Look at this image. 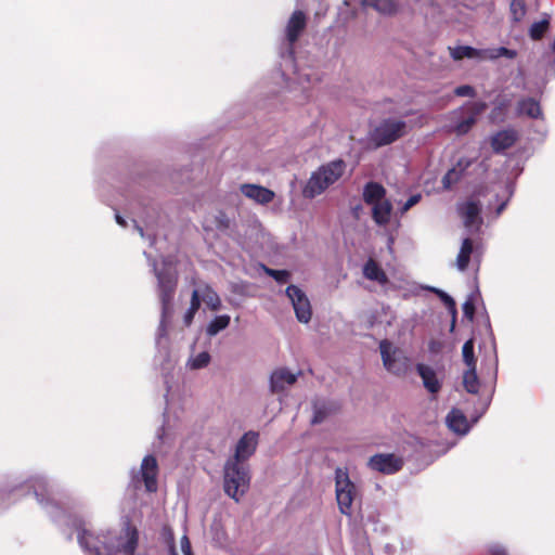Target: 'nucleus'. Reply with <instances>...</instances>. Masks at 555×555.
<instances>
[{
  "instance_id": "obj_1",
  "label": "nucleus",
  "mask_w": 555,
  "mask_h": 555,
  "mask_svg": "<svg viewBox=\"0 0 555 555\" xmlns=\"http://www.w3.org/2000/svg\"><path fill=\"white\" fill-rule=\"evenodd\" d=\"M78 542L89 555H134L139 544V531L128 521L115 543L111 533L94 534L82 529L78 534Z\"/></svg>"
},
{
  "instance_id": "obj_2",
  "label": "nucleus",
  "mask_w": 555,
  "mask_h": 555,
  "mask_svg": "<svg viewBox=\"0 0 555 555\" xmlns=\"http://www.w3.org/2000/svg\"><path fill=\"white\" fill-rule=\"evenodd\" d=\"M346 167V163L340 158L320 166L311 175L304 189L305 197L313 198L322 194L344 176Z\"/></svg>"
},
{
  "instance_id": "obj_3",
  "label": "nucleus",
  "mask_w": 555,
  "mask_h": 555,
  "mask_svg": "<svg viewBox=\"0 0 555 555\" xmlns=\"http://www.w3.org/2000/svg\"><path fill=\"white\" fill-rule=\"evenodd\" d=\"M250 478V470L247 464H224L223 489L235 502H240L249 490Z\"/></svg>"
},
{
  "instance_id": "obj_4",
  "label": "nucleus",
  "mask_w": 555,
  "mask_h": 555,
  "mask_svg": "<svg viewBox=\"0 0 555 555\" xmlns=\"http://www.w3.org/2000/svg\"><path fill=\"white\" fill-rule=\"evenodd\" d=\"M335 492L339 512L346 516H351L357 489L346 469L337 468L335 470Z\"/></svg>"
},
{
  "instance_id": "obj_5",
  "label": "nucleus",
  "mask_w": 555,
  "mask_h": 555,
  "mask_svg": "<svg viewBox=\"0 0 555 555\" xmlns=\"http://www.w3.org/2000/svg\"><path fill=\"white\" fill-rule=\"evenodd\" d=\"M406 122L397 119H384L371 132V141L376 147L393 143L406 134Z\"/></svg>"
},
{
  "instance_id": "obj_6",
  "label": "nucleus",
  "mask_w": 555,
  "mask_h": 555,
  "mask_svg": "<svg viewBox=\"0 0 555 555\" xmlns=\"http://www.w3.org/2000/svg\"><path fill=\"white\" fill-rule=\"evenodd\" d=\"M380 354L384 366L387 371L396 375H402L408 370V358L401 351L392 347V344L386 339L379 344Z\"/></svg>"
},
{
  "instance_id": "obj_7",
  "label": "nucleus",
  "mask_w": 555,
  "mask_h": 555,
  "mask_svg": "<svg viewBox=\"0 0 555 555\" xmlns=\"http://www.w3.org/2000/svg\"><path fill=\"white\" fill-rule=\"evenodd\" d=\"M404 461L393 453H377L367 461V467L384 475H393L402 469Z\"/></svg>"
},
{
  "instance_id": "obj_8",
  "label": "nucleus",
  "mask_w": 555,
  "mask_h": 555,
  "mask_svg": "<svg viewBox=\"0 0 555 555\" xmlns=\"http://www.w3.org/2000/svg\"><path fill=\"white\" fill-rule=\"evenodd\" d=\"M159 299L162 302V325L172 314V300L176 292L177 280L171 276L158 274Z\"/></svg>"
},
{
  "instance_id": "obj_9",
  "label": "nucleus",
  "mask_w": 555,
  "mask_h": 555,
  "mask_svg": "<svg viewBox=\"0 0 555 555\" xmlns=\"http://www.w3.org/2000/svg\"><path fill=\"white\" fill-rule=\"evenodd\" d=\"M258 433H245L236 443L234 455L225 463L246 464V461L256 452L258 444Z\"/></svg>"
},
{
  "instance_id": "obj_10",
  "label": "nucleus",
  "mask_w": 555,
  "mask_h": 555,
  "mask_svg": "<svg viewBox=\"0 0 555 555\" xmlns=\"http://www.w3.org/2000/svg\"><path fill=\"white\" fill-rule=\"evenodd\" d=\"M286 295L291 299L296 318L301 323H308L311 320V305L306 294L296 285H289L286 288Z\"/></svg>"
},
{
  "instance_id": "obj_11",
  "label": "nucleus",
  "mask_w": 555,
  "mask_h": 555,
  "mask_svg": "<svg viewBox=\"0 0 555 555\" xmlns=\"http://www.w3.org/2000/svg\"><path fill=\"white\" fill-rule=\"evenodd\" d=\"M141 479L144 482L147 492H156L158 489V463L154 455H146L143 457L140 468Z\"/></svg>"
},
{
  "instance_id": "obj_12",
  "label": "nucleus",
  "mask_w": 555,
  "mask_h": 555,
  "mask_svg": "<svg viewBox=\"0 0 555 555\" xmlns=\"http://www.w3.org/2000/svg\"><path fill=\"white\" fill-rule=\"evenodd\" d=\"M241 193L257 204L267 205L275 196L274 192L259 184L244 183L240 186Z\"/></svg>"
},
{
  "instance_id": "obj_13",
  "label": "nucleus",
  "mask_w": 555,
  "mask_h": 555,
  "mask_svg": "<svg viewBox=\"0 0 555 555\" xmlns=\"http://www.w3.org/2000/svg\"><path fill=\"white\" fill-rule=\"evenodd\" d=\"M457 212L463 219L464 225L466 228H470L477 222L481 223V205L478 201L469 199L459 204Z\"/></svg>"
},
{
  "instance_id": "obj_14",
  "label": "nucleus",
  "mask_w": 555,
  "mask_h": 555,
  "mask_svg": "<svg viewBox=\"0 0 555 555\" xmlns=\"http://www.w3.org/2000/svg\"><path fill=\"white\" fill-rule=\"evenodd\" d=\"M297 382V375L285 367L276 369L270 376V390L272 393H279L285 390L286 386H292Z\"/></svg>"
},
{
  "instance_id": "obj_15",
  "label": "nucleus",
  "mask_w": 555,
  "mask_h": 555,
  "mask_svg": "<svg viewBox=\"0 0 555 555\" xmlns=\"http://www.w3.org/2000/svg\"><path fill=\"white\" fill-rule=\"evenodd\" d=\"M416 372L421 376L423 385L428 392L436 395L440 391L442 384L431 366L418 363L416 365Z\"/></svg>"
},
{
  "instance_id": "obj_16",
  "label": "nucleus",
  "mask_w": 555,
  "mask_h": 555,
  "mask_svg": "<svg viewBox=\"0 0 555 555\" xmlns=\"http://www.w3.org/2000/svg\"><path fill=\"white\" fill-rule=\"evenodd\" d=\"M307 25V17L302 11H295L286 25V38L291 44L295 43Z\"/></svg>"
},
{
  "instance_id": "obj_17",
  "label": "nucleus",
  "mask_w": 555,
  "mask_h": 555,
  "mask_svg": "<svg viewBox=\"0 0 555 555\" xmlns=\"http://www.w3.org/2000/svg\"><path fill=\"white\" fill-rule=\"evenodd\" d=\"M518 139V133L514 129H505L498 131L491 137V147L495 153H502L503 151L512 147Z\"/></svg>"
},
{
  "instance_id": "obj_18",
  "label": "nucleus",
  "mask_w": 555,
  "mask_h": 555,
  "mask_svg": "<svg viewBox=\"0 0 555 555\" xmlns=\"http://www.w3.org/2000/svg\"><path fill=\"white\" fill-rule=\"evenodd\" d=\"M516 113L518 116H527L531 119H543L540 102L533 98L520 99L516 105Z\"/></svg>"
},
{
  "instance_id": "obj_19",
  "label": "nucleus",
  "mask_w": 555,
  "mask_h": 555,
  "mask_svg": "<svg viewBox=\"0 0 555 555\" xmlns=\"http://www.w3.org/2000/svg\"><path fill=\"white\" fill-rule=\"evenodd\" d=\"M340 410V405L336 401H315L313 403L312 424H321L328 416L336 414Z\"/></svg>"
},
{
  "instance_id": "obj_20",
  "label": "nucleus",
  "mask_w": 555,
  "mask_h": 555,
  "mask_svg": "<svg viewBox=\"0 0 555 555\" xmlns=\"http://www.w3.org/2000/svg\"><path fill=\"white\" fill-rule=\"evenodd\" d=\"M486 108H487V103H485V102L472 103L470 107H469L472 115L468 116L467 118L459 121L454 127V131L456 132V134H459V135L466 134L472 129V127L476 124L477 116L480 115L482 112H485Z\"/></svg>"
},
{
  "instance_id": "obj_21",
  "label": "nucleus",
  "mask_w": 555,
  "mask_h": 555,
  "mask_svg": "<svg viewBox=\"0 0 555 555\" xmlns=\"http://www.w3.org/2000/svg\"><path fill=\"white\" fill-rule=\"evenodd\" d=\"M363 275L370 280L377 282L382 285L388 283V276L376 260L370 258L363 266Z\"/></svg>"
},
{
  "instance_id": "obj_22",
  "label": "nucleus",
  "mask_w": 555,
  "mask_h": 555,
  "mask_svg": "<svg viewBox=\"0 0 555 555\" xmlns=\"http://www.w3.org/2000/svg\"><path fill=\"white\" fill-rule=\"evenodd\" d=\"M447 423L449 428L457 434H466L469 428L467 418L460 409H452L449 412Z\"/></svg>"
},
{
  "instance_id": "obj_23",
  "label": "nucleus",
  "mask_w": 555,
  "mask_h": 555,
  "mask_svg": "<svg viewBox=\"0 0 555 555\" xmlns=\"http://www.w3.org/2000/svg\"><path fill=\"white\" fill-rule=\"evenodd\" d=\"M470 165L469 162H466L463 164L462 160H460L456 166L452 167L447 171V173L442 177V186L444 190H451L453 185H455L461 178L463 177L465 170Z\"/></svg>"
},
{
  "instance_id": "obj_24",
  "label": "nucleus",
  "mask_w": 555,
  "mask_h": 555,
  "mask_svg": "<svg viewBox=\"0 0 555 555\" xmlns=\"http://www.w3.org/2000/svg\"><path fill=\"white\" fill-rule=\"evenodd\" d=\"M385 195L386 190L380 183L371 181L364 185L363 201L367 205H373L377 202L383 201L385 198Z\"/></svg>"
},
{
  "instance_id": "obj_25",
  "label": "nucleus",
  "mask_w": 555,
  "mask_h": 555,
  "mask_svg": "<svg viewBox=\"0 0 555 555\" xmlns=\"http://www.w3.org/2000/svg\"><path fill=\"white\" fill-rule=\"evenodd\" d=\"M392 205L389 201L383 199L373 204L372 217L378 225H385L390 220Z\"/></svg>"
},
{
  "instance_id": "obj_26",
  "label": "nucleus",
  "mask_w": 555,
  "mask_h": 555,
  "mask_svg": "<svg viewBox=\"0 0 555 555\" xmlns=\"http://www.w3.org/2000/svg\"><path fill=\"white\" fill-rule=\"evenodd\" d=\"M474 249V242L466 237L463 240L460 251L456 257V267L460 271H465L469 264L470 256Z\"/></svg>"
},
{
  "instance_id": "obj_27",
  "label": "nucleus",
  "mask_w": 555,
  "mask_h": 555,
  "mask_svg": "<svg viewBox=\"0 0 555 555\" xmlns=\"http://www.w3.org/2000/svg\"><path fill=\"white\" fill-rule=\"evenodd\" d=\"M362 5L375 9L382 14L391 15L398 11V3L395 0H362Z\"/></svg>"
},
{
  "instance_id": "obj_28",
  "label": "nucleus",
  "mask_w": 555,
  "mask_h": 555,
  "mask_svg": "<svg viewBox=\"0 0 555 555\" xmlns=\"http://www.w3.org/2000/svg\"><path fill=\"white\" fill-rule=\"evenodd\" d=\"M201 299L206 304V306L210 310H218L221 306V300L219 295L212 289V287L208 284H204L201 289Z\"/></svg>"
},
{
  "instance_id": "obj_29",
  "label": "nucleus",
  "mask_w": 555,
  "mask_h": 555,
  "mask_svg": "<svg viewBox=\"0 0 555 555\" xmlns=\"http://www.w3.org/2000/svg\"><path fill=\"white\" fill-rule=\"evenodd\" d=\"M463 386L469 393H477L479 391V379L476 372V366H467L463 374Z\"/></svg>"
},
{
  "instance_id": "obj_30",
  "label": "nucleus",
  "mask_w": 555,
  "mask_h": 555,
  "mask_svg": "<svg viewBox=\"0 0 555 555\" xmlns=\"http://www.w3.org/2000/svg\"><path fill=\"white\" fill-rule=\"evenodd\" d=\"M230 320H231L230 315H228V314L217 315L208 324L207 334L209 336L217 335L219 332H221L222 330H224L229 326Z\"/></svg>"
},
{
  "instance_id": "obj_31",
  "label": "nucleus",
  "mask_w": 555,
  "mask_h": 555,
  "mask_svg": "<svg viewBox=\"0 0 555 555\" xmlns=\"http://www.w3.org/2000/svg\"><path fill=\"white\" fill-rule=\"evenodd\" d=\"M462 356L463 361L466 364V366H476L477 365V359L475 357L474 352V339L470 338L466 340L462 348Z\"/></svg>"
},
{
  "instance_id": "obj_32",
  "label": "nucleus",
  "mask_w": 555,
  "mask_h": 555,
  "mask_svg": "<svg viewBox=\"0 0 555 555\" xmlns=\"http://www.w3.org/2000/svg\"><path fill=\"white\" fill-rule=\"evenodd\" d=\"M509 10L513 21L520 22L527 12L526 0H512Z\"/></svg>"
},
{
  "instance_id": "obj_33",
  "label": "nucleus",
  "mask_w": 555,
  "mask_h": 555,
  "mask_svg": "<svg viewBox=\"0 0 555 555\" xmlns=\"http://www.w3.org/2000/svg\"><path fill=\"white\" fill-rule=\"evenodd\" d=\"M450 51H451V56L454 60H462L464 57L472 59V57L477 56V54H478V51L476 49L468 47V46H460V47H455L453 49L450 48Z\"/></svg>"
},
{
  "instance_id": "obj_34",
  "label": "nucleus",
  "mask_w": 555,
  "mask_h": 555,
  "mask_svg": "<svg viewBox=\"0 0 555 555\" xmlns=\"http://www.w3.org/2000/svg\"><path fill=\"white\" fill-rule=\"evenodd\" d=\"M548 26H550V23L547 20H542V21L533 23L529 29V35H530L531 39H533V40L542 39V37L546 33Z\"/></svg>"
},
{
  "instance_id": "obj_35",
  "label": "nucleus",
  "mask_w": 555,
  "mask_h": 555,
  "mask_svg": "<svg viewBox=\"0 0 555 555\" xmlns=\"http://www.w3.org/2000/svg\"><path fill=\"white\" fill-rule=\"evenodd\" d=\"M501 56H505L507 59H515L517 56V51L516 50H512V49H508V48H505V47H500V48H496V49H492V50H489L488 51V57L489 59H499Z\"/></svg>"
},
{
  "instance_id": "obj_36",
  "label": "nucleus",
  "mask_w": 555,
  "mask_h": 555,
  "mask_svg": "<svg viewBox=\"0 0 555 555\" xmlns=\"http://www.w3.org/2000/svg\"><path fill=\"white\" fill-rule=\"evenodd\" d=\"M210 362V354L207 351L199 352L196 357L190 360V367L198 370L207 366Z\"/></svg>"
},
{
  "instance_id": "obj_37",
  "label": "nucleus",
  "mask_w": 555,
  "mask_h": 555,
  "mask_svg": "<svg viewBox=\"0 0 555 555\" xmlns=\"http://www.w3.org/2000/svg\"><path fill=\"white\" fill-rule=\"evenodd\" d=\"M266 272L280 284L286 283L291 278V273L287 270H274L266 268Z\"/></svg>"
},
{
  "instance_id": "obj_38",
  "label": "nucleus",
  "mask_w": 555,
  "mask_h": 555,
  "mask_svg": "<svg viewBox=\"0 0 555 555\" xmlns=\"http://www.w3.org/2000/svg\"><path fill=\"white\" fill-rule=\"evenodd\" d=\"M439 295L442 298V300L444 301V304L447 305V307L449 308V310L453 314V322H452V326H451V330H453L454 328V323H455V314H456L455 301L453 300L452 297H450L448 294H446L443 292H439Z\"/></svg>"
},
{
  "instance_id": "obj_39",
  "label": "nucleus",
  "mask_w": 555,
  "mask_h": 555,
  "mask_svg": "<svg viewBox=\"0 0 555 555\" xmlns=\"http://www.w3.org/2000/svg\"><path fill=\"white\" fill-rule=\"evenodd\" d=\"M454 94L456 96H475L476 94V91L475 89L469 86V85H463V86H459L454 89Z\"/></svg>"
},
{
  "instance_id": "obj_40",
  "label": "nucleus",
  "mask_w": 555,
  "mask_h": 555,
  "mask_svg": "<svg viewBox=\"0 0 555 555\" xmlns=\"http://www.w3.org/2000/svg\"><path fill=\"white\" fill-rule=\"evenodd\" d=\"M201 293L198 289H194L192 292V296H191V302H190V307H189V310H192V311H195L197 312L199 307H201Z\"/></svg>"
},
{
  "instance_id": "obj_41",
  "label": "nucleus",
  "mask_w": 555,
  "mask_h": 555,
  "mask_svg": "<svg viewBox=\"0 0 555 555\" xmlns=\"http://www.w3.org/2000/svg\"><path fill=\"white\" fill-rule=\"evenodd\" d=\"M463 314L468 320H473L475 315V305L473 301L467 300L463 304Z\"/></svg>"
},
{
  "instance_id": "obj_42",
  "label": "nucleus",
  "mask_w": 555,
  "mask_h": 555,
  "mask_svg": "<svg viewBox=\"0 0 555 555\" xmlns=\"http://www.w3.org/2000/svg\"><path fill=\"white\" fill-rule=\"evenodd\" d=\"M216 223L219 230H225L230 225V221L224 214H221L219 217H217Z\"/></svg>"
},
{
  "instance_id": "obj_43",
  "label": "nucleus",
  "mask_w": 555,
  "mask_h": 555,
  "mask_svg": "<svg viewBox=\"0 0 555 555\" xmlns=\"http://www.w3.org/2000/svg\"><path fill=\"white\" fill-rule=\"evenodd\" d=\"M181 548L184 555H193L190 540L186 535L181 538Z\"/></svg>"
},
{
  "instance_id": "obj_44",
  "label": "nucleus",
  "mask_w": 555,
  "mask_h": 555,
  "mask_svg": "<svg viewBox=\"0 0 555 555\" xmlns=\"http://www.w3.org/2000/svg\"><path fill=\"white\" fill-rule=\"evenodd\" d=\"M421 199V195L420 194H416V195H412L408 198V201L405 202V204L403 205V210H409L410 208H412L414 205H416Z\"/></svg>"
},
{
  "instance_id": "obj_45",
  "label": "nucleus",
  "mask_w": 555,
  "mask_h": 555,
  "mask_svg": "<svg viewBox=\"0 0 555 555\" xmlns=\"http://www.w3.org/2000/svg\"><path fill=\"white\" fill-rule=\"evenodd\" d=\"M442 347H443L442 343L439 340H435V339L430 340L428 344V349L433 353L440 352Z\"/></svg>"
},
{
  "instance_id": "obj_46",
  "label": "nucleus",
  "mask_w": 555,
  "mask_h": 555,
  "mask_svg": "<svg viewBox=\"0 0 555 555\" xmlns=\"http://www.w3.org/2000/svg\"><path fill=\"white\" fill-rule=\"evenodd\" d=\"M196 312L192 310H186V312L183 315V322L185 326H190L194 320Z\"/></svg>"
},
{
  "instance_id": "obj_47",
  "label": "nucleus",
  "mask_w": 555,
  "mask_h": 555,
  "mask_svg": "<svg viewBox=\"0 0 555 555\" xmlns=\"http://www.w3.org/2000/svg\"><path fill=\"white\" fill-rule=\"evenodd\" d=\"M115 220H116V222H117L119 225H121V227H124V228H125V227H127V222H126V220H125V219H124L119 214H116V215H115Z\"/></svg>"
},
{
  "instance_id": "obj_48",
  "label": "nucleus",
  "mask_w": 555,
  "mask_h": 555,
  "mask_svg": "<svg viewBox=\"0 0 555 555\" xmlns=\"http://www.w3.org/2000/svg\"><path fill=\"white\" fill-rule=\"evenodd\" d=\"M169 553H170V555H178L173 541L171 542V545L169 547Z\"/></svg>"
},
{
  "instance_id": "obj_49",
  "label": "nucleus",
  "mask_w": 555,
  "mask_h": 555,
  "mask_svg": "<svg viewBox=\"0 0 555 555\" xmlns=\"http://www.w3.org/2000/svg\"><path fill=\"white\" fill-rule=\"evenodd\" d=\"M504 207H505V204H504V203H503V204H501V205L499 206V208H498V214H501V211L504 209Z\"/></svg>"
},
{
  "instance_id": "obj_50",
  "label": "nucleus",
  "mask_w": 555,
  "mask_h": 555,
  "mask_svg": "<svg viewBox=\"0 0 555 555\" xmlns=\"http://www.w3.org/2000/svg\"><path fill=\"white\" fill-rule=\"evenodd\" d=\"M138 230H139V232H140V234L143 236V229H142V228H140V227H138Z\"/></svg>"
},
{
  "instance_id": "obj_51",
  "label": "nucleus",
  "mask_w": 555,
  "mask_h": 555,
  "mask_svg": "<svg viewBox=\"0 0 555 555\" xmlns=\"http://www.w3.org/2000/svg\"><path fill=\"white\" fill-rule=\"evenodd\" d=\"M495 555H505L504 551H500L498 553H495Z\"/></svg>"
}]
</instances>
